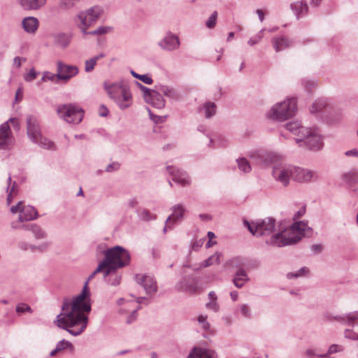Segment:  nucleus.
<instances>
[{"mask_svg": "<svg viewBox=\"0 0 358 358\" xmlns=\"http://www.w3.org/2000/svg\"><path fill=\"white\" fill-rule=\"evenodd\" d=\"M243 224L250 232L256 236L269 235L274 231L275 228V220L273 217H266L252 222L244 220Z\"/></svg>", "mask_w": 358, "mask_h": 358, "instance_id": "423d86ee", "label": "nucleus"}, {"mask_svg": "<svg viewBox=\"0 0 358 358\" xmlns=\"http://www.w3.org/2000/svg\"><path fill=\"white\" fill-rule=\"evenodd\" d=\"M100 15L101 10L98 7L90 8L77 15L76 18L79 20L77 25L84 35L87 34V28L98 20Z\"/></svg>", "mask_w": 358, "mask_h": 358, "instance_id": "6e6552de", "label": "nucleus"}, {"mask_svg": "<svg viewBox=\"0 0 358 358\" xmlns=\"http://www.w3.org/2000/svg\"><path fill=\"white\" fill-rule=\"evenodd\" d=\"M342 180L349 186L358 183V170L352 169L341 176Z\"/></svg>", "mask_w": 358, "mask_h": 358, "instance_id": "c756f323", "label": "nucleus"}, {"mask_svg": "<svg viewBox=\"0 0 358 358\" xmlns=\"http://www.w3.org/2000/svg\"><path fill=\"white\" fill-rule=\"evenodd\" d=\"M64 350H67L71 353H73L74 352V347L71 342L63 339L57 343L56 348L50 352V355L54 357Z\"/></svg>", "mask_w": 358, "mask_h": 358, "instance_id": "c85d7f7f", "label": "nucleus"}, {"mask_svg": "<svg viewBox=\"0 0 358 358\" xmlns=\"http://www.w3.org/2000/svg\"><path fill=\"white\" fill-rule=\"evenodd\" d=\"M80 0H60L59 8L69 10L73 8Z\"/></svg>", "mask_w": 358, "mask_h": 358, "instance_id": "09e8293b", "label": "nucleus"}, {"mask_svg": "<svg viewBox=\"0 0 358 358\" xmlns=\"http://www.w3.org/2000/svg\"><path fill=\"white\" fill-rule=\"evenodd\" d=\"M15 311L17 313H31L33 312V310L28 304L24 303H20L16 306Z\"/></svg>", "mask_w": 358, "mask_h": 358, "instance_id": "864d4df0", "label": "nucleus"}, {"mask_svg": "<svg viewBox=\"0 0 358 358\" xmlns=\"http://www.w3.org/2000/svg\"><path fill=\"white\" fill-rule=\"evenodd\" d=\"M213 350L201 347H194L187 356V358H216Z\"/></svg>", "mask_w": 358, "mask_h": 358, "instance_id": "aec40b11", "label": "nucleus"}, {"mask_svg": "<svg viewBox=\"0 0 358 358\" xmlns=\"http://www.w3.org/2000/svg\"><path fill=\"white\" fill-rule=\"evenodd\" d=\"M47 80H50V81H52L53 83H57L58 80H60L58 79V78H57V73L54 74V73H50L49 71H45V72L43 73L41 81L45 82V81H47Z\"/></svg>", "mask_w": 358, "mask_h": 358, "instance_id": "8fccbe9b", "label": "nucleus"}, {"mask_svg": "<svg viewBox=\"0 0 358 358\" xmlns=\"http://www.w3.org/2000/svg\"><path fill=\"white\" fill-rule=\"evenodd\" d=\"M249 280L250 278L243 268L237 269L233 278V283L237 288H242L245 283Z\"/></svg>", "mask_w": 358, "mask_h": 358, "instance_id": "b1692460", "label": "nucleus"}, {"mask_svg": "<svg viewBox=\"0 0 358 358\" xmlns=\"http://www.w3.org/2000/svg\"><path fill=\"white\" fill-rule=\"evenodd\" d=\"M344 350V348L343 345L338 344H333L329 346L328 351L327 353L317 355L319 357L326 358L328 357L330 355L343 352Z\"/></svg>", "mask_w": 358, "mask_h": 358, "instance_id": "ea45409f", "label": "nucleus"}, {"mask_svg": "<svg viewBox=\"0 0 358 358\" xmlns=\"http://www.w3.org/2000/svg\"><path fill=\"white\" fill-rule=\"evenodd\" d=\"M240 312L245 317H250L251 315L250 309L247 304H242L240 306Z\"/></svg>", "mask_w": 358, "mask_h": 358, "instance_id": "052dcab7", "label": "nucleus"}, {"mask_svg": "<svg viewBox=\"0 0 358 358\" xmlns=\"http://www.w3.org/2000/svg\"><path fill=\"white\" fill-rule=\"evenodd\" d=\"M110 30L111 27H110L101 26L93 31H87L86 35H103L107 34Z\"/></svg>", "mask_w": 358, "mask_h": 358, "instance_id": "3c124183", "label": "nucleus"}, {"mask_svg": "<svg viewBox=\"0 0 358 358\" xmlns=\"http://www.w3.org/2000/svg\"><path fill=\"white\" fill-rule=\"evenodd\" d=\"M34 143H36L41 146V148L44 149H48V150H55V146L52 141H50L46 137L43 136L42 134H41V136H38L36 139V142H33Z\"/></svg>", "mask_w": 358, "mask_h": 358, "instance_id": "f704fd0d", "label": "nucleus"}, {"mask_svg": "<svg viewBox=\"0 0 358 358\" xmlns=\"http://www.w3.org/2000/svg\"><path fill=\"white\" fill-rule=\"evenodd\" d=\"M13 144V138L10 126L5 122L0 126V149L9 150Z\"/></svg>", "mask_w": 358, "mask_h": 358, "instance_id": "2eb2a0df", "label": "nucleus"}, {"mask_svg": "<svg viewBox=\"0 0 358 358\" xmlns=\"http://www.w3.org/2000/svg\"><path fill=\"white\" fill-rule=\"evenodd\" d=\"M259 165L267 166L270 164L277 162L281 159V156L273 152L263 151L257 153L253 156Z\"/></svg>", "mask_w": 358, "mask_h": 358, "instance_id": "a211bd4d", "label": "nucleus"}, {"mask_svg": "<svg viewBox=\"0 0 358 358\" xmlns=\"http://www.w3.org/2000/svg\"><path fill=\"white\" fill-rule=\"evenodd\" d=\"M55 43L62 47L66 48L71 42V36L66 33H59L54 36Z\"/></svg>", "mask_w": 358, "mask_h": 358, "instance_id": "72a5a7b5", "label": "nucleus"}, {"mask_svg": "<svg viewBox=\"0 0 358 358\" xmlns=\"http://www.w3.org/2000/svg\"><path fill=\"white\" fill-rule=\"evenodd\" d=\"M105 90L110 99L117 104L121 110H125L132 104V94L129 84L121 80L110 85H104Z\"/></svg>", "mask_w": 358, "mask_h": 358, "instance_id": "20e7f679", "label": "nucleus"}, {"mask_svg": "<svg viewBox=\"0 0 358 358\" xmlns=\"http://www.w3.org/2000/svg\"><path fill=\"white\" fill-rule=\"evenodd\" d=\"M96 62L92 57L85 62V71L87 73L92 72L96 64Z\"/></svg>", "mask_w": 358, "mask_h": 358, "instance_id": "13d9d810", "label": "nucleus"}, {"mask_svg": "<svg viewBox=\"0 0 358 358\" xmlns=\"http://www.w3.org/2000/svg\"><path fill=\"white\" fill-rule=\"evenodd\" d=\"M306 224L303 222H294L290 229L283 230L273 235L266 241L267 245L283 247L298 243L301 238V232L304 231Z\"/></svg>", "mask_w": 358, "mask_h": 358, "instance_id": "f03ea898", "label": "nucleus"}, {"mask_svg": "<svg viewBox=\"0 0 358 358\" xmlns=\"http://www.w3.org/2000/svg\"><path fill=\"white\" fill-rule=\"evenodd\" d=\"M57 72L58 79L67 82L78 73L79 69L76 66L69 65L58 61L57 62Z\"/></svg>", "mask_w": 358, "mask_h": 358, "instance_id": "ddd939ff", "label": "nucleus"}, {"mask_svg": "<svg viewBox=\"0 0 358 358\" xmlns=\"http://www.w3.org/2000/svg\"><path fill=\"white\" fill-rule=\"evenodd\" d=\"M180 45L179 38L169 32L166 35L158 42V45L164 50L173 51L179 48Z\"/></svg>", "mask_w": 358, "mask_h": 358, "instance_id": "f3484780", "label": "nucleus"}, {"mask_svg": "<svg viewBox=\"0 0 358 358\" xmlns=\"http://www.w3.org/2000/svg\"><path fill=\"white\" fill-rule=\"evenodd\" d=\"M150 98V100L147 101L148 103L159 109L163 108L165 106V100L157 90Z\"/></svg>", "mask_w": 358, "mask_h": 358, "instance_id": "2f4dec72", "label": "nucleus"}, {"mask_svg": "<svg viewBox=\"0 0 358 358\" xmlns=\"http://www.w3.org/2000/svg\"><path fill=\"white\" fill-rule=\"evenodd\" d=\"M196 287V282L194 277L186 276L176 285V289L180 291L194 290Z\"/></svg>", "mask_w": 358, "mask_h": 358, "instance_id": "a878e982", "label": "nucleus"}, {"mask_svg": "<svg viewBox=\"0 0 358 358\" xmlns=\"http://www.w3.org/2000/svg\"><path fill=\"white\" fill-rule=\"evenodd\" d=\"M13 214L19 213L18 220L20 222L34 220L38 217L37 210L31 206H24L22 201H19L16 205L12 206L10 208Z\"/></svg>", "mask_w": 358, "mask_h": 358, "instance_id": "9d476101", "label": "nucleus"}, {"mask_svg": "<svg viewBox=\"0 0 358 358\" xmlns=\"http://www.w3.org/2000/svg\"><path fill=\"white\" fill-rule=\"evenodd\" d=\"M58 115L69 123L78 124L83 117L82 108L73 104H62L57 106Z\"/></svg>", "mask_w": 358, "mask_h": 358, "instance_id": "0eeeda50", "label": "nucleus"}, {"mask_svg": "<svg viewBox=\"0 0 358 358\" xmlns=\"http://www.w3.org/2000/svg\"><path fill=\"white\" fill-rule=\"evenodd\" d=\"M136 212L138 213V217L145 222L153 220L157 218L156 215L152 214L148 209L145 208L139 209Z\"/></svg>", "mask_w": 358, "mask_h": 358, "instance_id": "c9c22d12", "label": "nucleus"}, {"mask_svg": "<svg viewBox=\"0 0 358 358\" xmlns=\"http://www.w3.org/2000/svg\"><path fill=\"white\" fill-rule=\"evenodd\" d=\"M327 106V103L326 99H319L316 100L312 105L310 108V112L312 114H314L317 112L321 111Z\"/></svg>", "mask_w": 358, "mask_h": 358, "instance_id": "e433bc0d", "label": "nucleus"}, {"mask_svg": "<svg viewBox=\"0 0 358 358\" xmlns=\"http://www.w3.org/2000/svg\"><path fill=\"white\" fill-rule=\"evenodd\" d=\"M285 128L294 135L298 136L299 138H303L304 135H307L309 130V129L301 126V123L297 121L287 123Z\"/></svg>", "mask_w": 358, "mask_h": 358, "instance_id": "4be33fe9", "label": "nucleus"}, {"mask_svg": "<svg viewBox=\"0 0 358 358\" xmlns=\"http://www.w3.org/2000/svg\"><path fill=\"white\" fill-rule=\"evenodd\" d=\"M108 268H109V267L108 266V265L106 263V262L103 259L99 263V264L98 265L97 268L94 270V272L96 274L98 273L102 272L103 274V279L106 280V278H108V276L109 275H106V271Z\"/></svg>", "mask_w": 358, "mask_h": 358, "instance_id": "4d7b16f0", "label": "nucleus"}, {"mask_svg": "<svg viewBox=\"0 0 358 358\" xmlns=\"http://www.w3.org/2000/svg\"><path fill=\"white\" fill-rule=\"evenodd\" d=\"M344 336L347 338L358 341V334L351 329H345L344 331Z\"/></svg>", "mask_w": 358, "mask_h": 358, "instance_id": "680f3d73", "label": "nucleus"}, {"mask_svg": "<svg viewBox=\"0 0 358 358\" xmlns=\"http://www.w3.org/2000/svg\"><path fill=\"white\" fill-rule=\"evenodd\" d=\"M156 90L160 93H163L166 96L177 100L179 99L178 93L172 87L167 85H155Z\"/></svg>", "mask_w": 358, "mask_h": 358, "instance_id": "7c9ffc66", "label": "nucleus"}, {"mask_svg": "<svg viewBox=\"0 0 358 358\" xmlns=\"http://www.w3.org/2000/svg\"><path fill=\"white\" fill-rule=\"evenodd\" d=\"M136 86L141 90L143 94V98L147 103L148 100H150V97L152 95V94L156 91V88L155 90H151L148 88L147 87L144 86L141 83H140L138 81L135 82Z\"/></svg>", "mask_w": 358, "mask_h": 358, "instance_id": "58836bf2", "label": "nucleus"}, {"mask_svg": "<svg viewBox=\"0 0 358 358\" xmlns=\"http://www.w3.org/2000/svg\"><path fill=\"white\" fill-rule=\"evenodd\" d=\"M296 110V99L292 98L274 105L267 115L274 120L284 121L294 116Z\"/></svg>", "mask_w": 358, "mask_h": 358, "instance_id": "39448f33", "label": "nucleus"}, {"mask_svg": "<svg viewBox=\"0 0 358 358\" xmlns=\"http://www.w3.org/2000/svg\"><path fill=\"white\" fill-rule=\"evenodd\" d=\"M207 308L213 310L214 312H217L219 310V305L217 303V301H209L206 304Z\"/></svg>", "mask_w": 358, "mask_h": 358, "instance_id": "338daca9", "label": "nucleus"}, {"mask_svg": "<svg viewBox=\"0 0 358 358\" xmlns=\"http://www.w3.org/2000/svg\"><path fill=\"white\" fill-rule=\"evenodd\" d=\"M296 142L299 147L305 146L313 151L319 150L323 146L322 138L315 129H309L307 135H304L303 138H296Z\"/></svg>", "mask_w": 358, "mask_h": 358, "instance_id": "1a4fd4ad", "label": "nucleus"}, {"mask_svg": "<svg viewBox=\"0 0 358 358\" xmlns=\"http://www.w3.org/2000/svg\"><path fill=\"white\" fill-rule=\"evenodd\" d=\"M120 167V164L118 162H113L110 164H108L106 168V172H113L115 171H117Z\"/></svg>", "mask_w": 358, "mask_h": 358, "instance_id": "0e129e2a", "label": "nucleus"}, {"mask_svg": "<svg viewBox=\"0 0 358 358\" xmlns=\"http://www.w3.org/2000/svg\"><path fill=\"white\" fill-rule=\"evenodd\" d=\"M334 320L352 327L358 325V311L352 312L343 315L335 316Z\"/></svg>", "mask_w": 358, "mask_h": 358, "instance_id": "5701e85b", "label": "nucleus"}, {"mask_svg": "<svg viewBox=\"0 0 358 358\" xmlns=\"http://www.w3.org/2000/svg\"><path fill=\"white\" fill-rule=\"evenodd\" d=\"M17 1L24 10H38L46 4L47 0H17Z\"/></svg>", "mask_w": 358, "mask_h": 358, "instance_id": "412c9836", "label": "nucleus"}, {"mask_svg": "<svg viewBox=\"0 0 358 358\" xmlns=\"http://www.w3.org/2000/svg\"><path fill=\"white\" fill-rule=\"evenodd\" d=\"M141 307L140 306H138V308L136 310H134L131 312V313L129 315V316L128 317V318L127 320V324H131L134 320H136V319L137 317V310L141 309Z\"/></svg>", "mask_w": 358, "mask_h": 358, "instance_id": "69168bd1", "label": "nucleus"}, {"mask_svg": "<svg viewBox=\"0 0 358 358\" xmlns=\"http://www.w3.org/2000/svg\"><path fill=\"white\" fill-rule=\"evenodd\" d=\"M88 282H85L82 292L70 302L65 298L62 306V312L57 316L55 324L76 336L85 331L88 322L85 313L91 311L90 292Z\"/></svg>", "mask_w": 358, "mask_h": 358, "instance_id": "f257e3e1", "label": "nucleus"}, {"mask_svg": "<svg viewBox=\"0 0 358 358\" xmlns=\"http://www.w3.org/2000/svg\"><path fill=\"white\" fill-rule=\"evenodd\" d=\"M38 73L36 71L34 68H32L29 73L24 76V79L26 82H31L36 78Z\"/></svg>", "mask_w": 358, "mask_h": 358, "instance_id": "bf43d9fd", "label": "nucleus"}, {"mask_svg": "<svg viewBox=\"0 0 358 358\" xmlns=\"http://www.w3.org/2000/svg\"><path fill=\"white\" fill-rule=\"evenodd\" d=\"M171 210L173 213L167 217L166 224L169 222L176 223L183 217L185 211V208L181 204L174 205Z\"/></svg>", "mask_w": 358, "mask_h": 358, "instance_id": "bb28decb", "label": "nucleus"}, {"mask_svg": "<svg viewBox=\"0 0 358 358\" xmlns=\"http://www.w3.org/2000/svg\"><path fill=\"white\" fill-rule=\"evenodd\" d=\"M31 231L37 239L44 238L46 236L45 232L38 225L32 224Z\"/></svg>", "mask_w": 358, "mask_h": 358, "instance_id": "de8ad7c7", "label": "nucleus"}, {"mask_svg": "<svg viewBox=\"0 0 358 358\" xmlns=\"http://www.w3.org/2000/svg\"><path fill=\"white\" fill-rule=\"evenodd\" d=\"M11 181H12L11 177L9 176L8 178V186L10 185ZM17 187L16 182H13L11 187L10 188V187H8V188H7L8 196H7L6 202H7L8 205H10V203L12 202L13 195L15 194V187Z\"/></svg>", "mask_w": 358, "mask_h": 358, "instance_id": "79ce46f5", "label": "nucleus"}, {"mask_svg": "<svg viewBox=\"0 0 358 358\" xmlns=\"http://www.w3.org/2000/svg\"><path fill=\"white\" fill-rule=\"evenodd\" d=\"M308 272V269L306 267H302L296 272H289L287 274V278L289 279H292L294 278H299L304 275L306 273Z\"/></svg>", "mask_w": 358, "mask_h": 358, "instance_id": "5fc2aeb1", "label": "nucleus"}, {"mask_svg": "<svg viewBox=\"0 0 358 358\" xmlns=\"http://www.w3.org/2000/svg\"><path fill=\"white\" fill-rule=\"evenodd\" d=\"M104 281L110 285L116 286L120 283L121 276L118 275L116 271H114L110 273Z\"/></svg>", "mask_w": 358, "mask_h": 358, "instance_id": "37998d69", "label": "nucleus"}, {"mask_svg": "<svg viewBox=\"0 0 358 358\" xmlns=\"http://www.w3.org/2000/svg\"><path fill=\"white\" fill-rule=\"evenodd\" d=\"M291 8L294 11L297 18L306 14L308 11V5L306 1H296L291 4Z\"/></svg>", "mask_w": 358, "mask_h": 358, "instance_id": "473e14b6", "label": "nucleus"}, {"mask_svg": "<svg viewBox=\"0 0 358 358\" xmlns=\"http://www.w3.org/2000/svg\"><path fill=\"white\" fill-rule=\"evenodd\" d=\"M103 260L109 267L106 271V275H110L117 269L128 266L130 263V254L122 246L116 245L108 248L103 252Z\"/></svg>", "mask_w": 358, "mask_h": 358, "instance_id": "7ed1b4c3", "label": "nucleus"}, {"mask_svg": "<svg viewBox=\"0 0 358 358\" xmlns=\"http://www.w3.org/2000/svg\"><path fill=\"white\" fill-rule=\"evenodd\" d=\"M17 248L22 251H27L29 250V243L25 241H19L17 243Z\"/></svg>", "mask_w": 358, "mask_h": 358, "instance_id": "774afa93", "label": "nucleus"}, {"mask_svg": "<svg viewBox=\"0 0 358 358\" xmlns=\"http://www.w3.org/2000/svg\"><path fill=\"white\" fill-rule=\"evenodd\" d=\"M205 110V116L206 118H210L215 114L216 106L213 102H207L203 106Z\"/></svg>", "mask_w": 358, "mask_h": 358, "instance_id": "c03bdc74", "label": "nucleus"}, {"mask_svg": "<svg viewBox=\"0 0 358 358\" xmlns=\"http://www.w3.org/2000/svg\"><path fill=\"white\" fill-rule=\"evenodd\" d=\"M24 30L29 34H34L38 28L39 22L35 17H27L22 21Z\"/></svg>", "mask_w": 358, "mask_h": 358, "instance_id": "393cba45", "label": "nucleus"}, {"mask_svg": "<svg viewBox=\"0 0 358 358\" xmlns=\"http://www.w3.org/2000/svg\"><path fill=\"white\" fill-rule=\"evenodd\" d=\"M217 12L214 11L209 17V18L207 20V21L206 22V26L208 29H213L215 27L217 20Z\"/></svg>", "mask_w": 358, "mask_h": 358, "instance_id": "603ef678", "label": "nucleus"}, {"mask_svg": "<svg viewBox=\"0 0 358 358\" xmlns=\"http://www.w3.org/2000/svg\"><path fill=\"white\" fill-rule=\"evenodd\" d=\"M27 134L29 140L36 142L38 136L42 134L39 122L36 117L29 115L26 117Z\"/></svg>", "mask_w": 358, "mask_h": 358, "instance_id": "4468645a", "label": "nucleus"}, {"mask_svg": "<svg viewBox=\"0 0 358 358\" xmlns=\"http://www.w3.org/2000/svg\"><path fill=\"white\" fill-rule=\"evenodd\" d=\"M221 254L219 252H215L214 255L209 257L208 259L204 260L200 265V267H208L214 264H220V257Z\"/></svg>", "mask_w": 358, "mask_h": 358, "instance_id": "4c0bfd02", "label": "nucleus"}, {"mask_svg": "<svg viewBox=\"0 0 358 358\" xmlns=\"http://www.w3.org/2000/svg\"><path fill=\"white\" fill-rule=\"evenodd\" d=\"M226 264L231 268H236L238 269L239 268H243L245 264V261L243 257H235L229 260Z\"/></svg>", "mask_w": 358, "mask_h": 358, "instance_id": "a19ab883", "label": "nucleus"}, {"mask_svg": "<svg viewBox=\"0 0 358 358\" xmlns=\"http://www.w3.org/2000/svg\"><path fill=\"white\" fill-rule=\"evenodd\" d=\"M172 180L182 186H187L190 184L189 177L187 173L174 166L166 167Z\"/></svg>", "mask_w": 358, "mask_h": 358, "instance_id": "6ab92c4d", "label": "nucleus"}, {"mask_svg": "<svg viewBox=\"0 0 358 358\" xmlns=\"http://www.w3.org/2000/svg\"><path fill=\"white\" fill-rule=\"evenodd\" d=\"M199 322L201 324L202 327L207 330L210 328V324L207 321V317L203 315H200L198 317Z\"/></svg>", "mask_w": 358, "mask_h": 358, "instance_id": "e2e57ef3", "label": "nucleus"}, {"mask_svg": "<svg viewBox=\"0 0 358 358\" xmlns=\"http://www.w3.org/2000/svg\"><path fill=\"white\" fill-rule=\"evenodd\" d=\"M238 169L244 172L249 173L251 171V166L245 158H240L237 160Z\"/></svg>", "mask_w": 358, "mask_h": 358, "instance_id": "a18cd8bd", "label": "nucleus"}, {"mask_svg": "<svg viewBox=\"0 0 358 358\" xmlns=\"http://www.w3.org/2000/svg\"><path fill=\"white\" fill-rule=\"evenodd\" d=\"M136 282L145 289L146 294H153L157 291V285L153 277L146 275H136Z\"/></svg>", "mask_w": 358, "mask_h": 358, "instance_id": "dca6fc26", "label": "nucleus"}, {"mask_svg": "<svg viewBox=\"0 0 358 358\" xmlns=\"http://www.w3.org/2000/svg\"><path fill=\"white\" fill-rule=\"evenodd\" d=\"M308 272V269L306 267H302L296 272H289L287 274V278L289 279H292L294 278H299L304 275L306 273Z\"/></svg>", "mask_w": 358, "mask_h": 358, "instance_id": "6e6d98bb", "label": "nucleus"}, {"mask_svg": "<svg viewBox=\"0 0 358 358\" xmlns=\"http://www.w3.org/2000/svg\"><path fill=\"white\" fill-rule=\"evenodd\" d=\"M130 73L134 78L140 80L145 84L151 85L153 83V80L152 79V78L147 74L141 75L133 70H131Z\"/></svg>", "mask_w": 358, "mask_h": 358, "instance_id": "49530a36", "label": "nucleus"}, {"mask_svg": "<svg viewBox=\"0 0 358 358\" xmlns=\"http://www.w3.org/2000/svg\"><path fill=\"white\" fill-rule=\"evenodd\" d=\"M292 180L296 182L306 183L318 179L316 171L292 166Z\"/></svg>", "mask_w": 358, "mask_h": 358, "instance_id": "f8f14e48", "label": "nucleus"}, {"mask_svg": "<svg viewBox=\"0 0 358 358\" xmlns=\"http://www.w3.org/2000/svg\"><path fill=\"white\" fill-rule=\"evenodd\" d=\"M272 43L276 52L282 51L292 45V41L285 36L273 38Z\"/></svg>", "mask_w": 358, "mask_h": 358, "instance_id": "cd10ccee", "label": "nucleus"}, {"mask_svg": "<svg viewBox=\"0 0 358 358\" xmlns=\"http://www.w3.org/2000/svg\"><path fill=\"white\" fill-rule=\"evenodd\" d=\"M292 165L278 164L273 168L272 176L275 180L284 186H287L290 179H292Z\"/></svg>", "mask_w": 358, "mask_h": 358, "instance_id": "9b49d317", "label": "nucleus"}]
</instances>
